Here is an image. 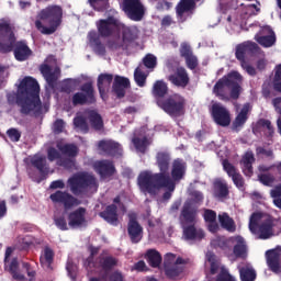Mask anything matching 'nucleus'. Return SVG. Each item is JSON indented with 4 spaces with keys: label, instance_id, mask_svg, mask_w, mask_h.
<instances>
[{
    "label": "nucleus",
    "instance_id": "nucleus-23",
    "mask_svg": "<svg viewBox=\"0 0 281 281\" xmlns=\"http://www.w3.org/2000/svg\"><path fill=\"white\" fill-rule=\"evenodd\" d=\"M194 10H196V2L194 0H180L176 7V14L179 21L184 23L187 21L186 14H194Z\"/></svg>",
    "mask_w": 281,
    "mask_h": 281
},
{
    "label": "nucleus",
    "instance_id": "nucleus-39",
    "mask_svg": "<svg viewBox=\"0 0 281 281\" xmlns=\"http://www.w3.org/2000/svg\"><path fill=\"white\" fill-rule=\"evenodd\" d=\"M88 122L94 131H102V128H104V120H102V115L94 110L88 112Z\"/></svg>",
    "mask_w": 281,
    "mask_h": 281
},
{
    "label": "nucleus",
    "instance_id": "nucleus-12",
    "mask_svg": "<svg viewBox=\"0 0 281 281\" xmlns=\"http://www.w3.org/2000/svg\"><path fill=\"white\" fill-rule=\"evenodd\" d=\"M49 199L53 203L63 205L64 210H71L72 207L80 205V200L67 191L57 190L49 195Z\"/></svg>",
    "mask_w": 281,
    "mask_h": 281
},
{
    "label": "nucleus",
    "instance_id": "nucleus-63",
    "mask_svg": "<svg viewBox=\"0 0 281 281\" xmlns=\"http://www.w3.org/2000/svg\"><path fill=\"white\" fill-rule=\"evenodd\" d=\"M211 244L215 249H227V239L225 237H216Z\"/></svg>",
    "mask_w": 281,
    "mask_h": 281
},
{
    "label": "nucleus",
    "instance_id": "nucleus-27",
    "mask_svg": "<svg viewBox=\"0 0 281 281\" xmlns=\"http://www.w3.org/2000/svg\"><path fill=\"white\" fill-rule=\"evenodd\" d=\"M93 168L102 179L113 177L115 175V165L111 160H98L94 162Z\"/></svg>",
    "mask_w": 281,
    "mask_h": 281
},
{
    "label": "nucleus",
    "instance_id": "nucleus-19",
    "mask_svg": "<svg viewBox=\"0 0 281 281\" xmlns=\"http://www.w3.org/2000/svg\"><path fill=\"white\" fill-rule=\"evenodd\" d=\"M266 260L268 268L280 276L281 273V247L277 246L274 249H270L266 252Z\"/></svg>",
    "mask_w": 281,
    "mask_h": 281
},
{
    "label": "nucleus",
    "instance_id": "nucleus-51",
    "mask_svg": "<svg viewBox=\"0 0 281 281\" xmlns=\"http://www.w3.org/2000/svg\"><path fill=\"white\" fill-rule=\"evenodd\" d=\"M134 147L138 153H146V148L148 147V138L147 137H134L132 139Z\"/></svg>",
    "mask_w": 281,
    "mask_h": 281
},
{
    "label": "nucleus",
    "instance_id": "nucleus-30",
    "mask_svg": "<svg viewBox=\"0 0 281 281\" xmlns=\"http://www.w3.org/2000/svg\"><path fill=\"white\" fill-rule=\"evenodd\" d=\"M254 164H256V157L254 156V151H246L240 160L241 170L245 177L254 176Z\"/></svg>",
    "mask_w": 281,
    "mask_h": 281
},
{
    "label": "nucleus",
    "instance_id": "nucleus-46",
    "mask_svg": "<svg viewBox=\"0 0 281 281\" xmlns=\"http://www.w3.org/2000/svg\"><path fill=\"white\" fill-rule=\"evenodd\" d=\"M265 214L260 212H255L250 215L249 218V231L251 234L258 233V227L260 226L261 221L265 218Z\"/></svg>",
    "mask_w": 281,
    "mask_h": 281
},
{
    "label": "nucleus",
    "instance_id": "nucleus-14",
    "mask_svg": "<svg viewBox=\"0 0 281 281\" xmlns=\"http://www.w3.org/2000/svg\"><path fill=\"white\" fill-rule=\"evenodd\" d=\"M211 115L217 126L227 127L232 124V115L229 110L221 103H214L211 106Z\"/></svg>",
    "mask_w": 281,
    "mask_h": 281
},
{
    "label": "nucleus",
    "instance_id": "nucleus-15",
    "mask_svg": "<svg viewBox=\"0 0 281 281\" xmlns=\"http://www.w3.org/2000/svg\"><path fill=\"white\" fill-rule=\"evenodd\" d=\"M222 79H224L227 89L231 90V100H238V98H240V91H243V88L240 87L243 76H240L238 71H232L222 77Z\"/></svg>",
    "mask_w": 281,
    "mask_h": 281
},
{
    "label": "nucleus",
    "instance_id": "nucleus-49",
    "mask_svg": "<svg viewBox=\"0 0 281 281\" xmlns=\"http://www.w3.org/2000/svg\"><path fill=\"white\" fill-rule=\"evenodd\" d=\"M233 254H235L236 258H245L247 256V245H245L243 238L234 246Z\"/></svg>",
    "mask_w": 281,
    "mask_h": 281
},
{
    "label": "nucleus",
    "instance_id": "nucleus-9",
    "mask_svg": "<svg viewBox=\"0 0 281 281\" xmlns=\"http://www.w3.org/2000/svg\"><path fill=\"white\" fill-rule=\"evenodd\" d=\"M121 8L130 21L139 22L146 15V7L142 0H123Z\"/></svg>",
    "mask_w": 281,
    "mask_h": 281
},
{
    "label": "nucleus",
    "instance_id": "nucleus-37",
    "mask_svg": "<svg viewBox=\"0 0 281 281\" xmlns=\"http://www.w3.org/2000/svg\"><path fill=\"white\" fill-rule=\"evenodd\" d=\"M227 83L224 81L223 78L218 79L217 82L213 87V93L216 95V98H220V100H224V102H228L229 92H227Z\"/></svg>",
    "mask_w": 281,
    "mask_h": 281
},
{
    "label": "nucleus",
    "instance_id": "nucleus-38",
    "mask_svg": "<svg viewBox=\"0 0 281 281\" xmlns=\"http://www.w3.org/2000/svg\"><path fill=\"white\" fill-rule=\"evenodd\" d=\"M238 272L240 281H256V278H258L256 269L251 265L239 267Z\"/></svg>",
    "mask_w": 281,
    "mask_h": 281
},
{
    "label": "nucleus",
    "instance_id": "nucleus-55",
    "mask_svg": "<svg viewBox=\"0 0 281 281\" xmlns=\"http://www.w3.org/2000/svg\"><path fill=\"white\" fill-rule=\"evenodd\" d=\"M143 65L147 69H155L157 67V57L155 55H153V54H147L143 58Z\"/></svg>",
    "mask_w": 281,
    "mask_h": 281
},
{
    "label": "nucleus",
    "instance_id": "nucleus-24",
    "mask_svg": "<svg viewBox=\"0 0 281 281\" xmlns=\"http://www.w3.org/2000/svg\"><path fill=\"white\" fill-rule=\"evenodd\" d=\"M222 166L228 177L232 178L233 183L234 186H236V188H245V179L243 178V175L238 172V169H236V167L232 165L228 159H224Z\"/></svg>",
    "mask_w": 281,
    "mask_h": 281
},
{
    "label": "nucleus",
    "instance_id": "nucleus-45",
    "mask_svg": "<svg viewBox=\"0 0 281 281\" xmlns=\"http://www.w3.org/2000/svg\"><path fill=\"white\" fill-rule=\"evenodd\" d=\"M248 113H249V105L245 104L240 112L235 117V121L233 122L234 128H240V126H245L247 120H248Z\"/></svg>",
    "mask_w": 281,
    "mask_h": 281
},
{
    "label": "nucleus",
    "instance_id": "nucleus-11",
    "mask_svg": "<svg viewBox=\"0 0 281 281\" xmlns=\"http://www.w3.org/2000/svg\"><path fill=\"white\" fill-rule=\"evenodd\" d=\"M97 148L103 157H122V153H124L122 144L113 139L99 140Z\"/></svg>",
    "mask_w": 281,
    "mask_h": 281
},
{
    "label": "nucleus",
    "instance_id": "nucleus-4",
    "mask_svg": "<svg viewBox=\"0 0 281 281\" xmlns=\"http://www.w3.org/2000/svg\"><path fill=\"white\" fill-rule=\"evenodd\" d=\"M38 18L41 20L35 21L36 30L41 32V34L49 36L54 34L63 23V7L50 4L40 12ZM41 21L48 23L49 26L43 25Z\"/></svg>",
    "mask_w": 281,
    "mask_h": 281
},
{
    "label": "nucleus",
    "instance_id": "nucleus-53",
    "mask_svg": "<svg viewBox=\"0 0 281 281\" xmlns=\"http://www.w3.org/2000/svg\"><path fill=\"white\" fill-rule=\"evenodd\" d=\"M60 151L69 158L78 157V146L74 144L64 145L60 147Z\"/></svg>",
    "mask_w": 281,
    "mask_h": 281
},
{
    "label": "nucleus",
    "instance_id": "nucleus-35",
    "mask_svg": "<svg viewBox=\"0 0 281 281\" xmlns=\"http://www.w3.org/2000/svg\"><path fill=\"white\" fill-rule=\"evenodd\" d=\"M183 236L186 240H203L205 238V232L196 228L194 225H189L183 227Z\"/></svg>",
    "mask_w": 281,
    "mask_h": 281
},
{
    "label": "nucleus",
    "instance_id": "nucleus-47",
    "mask_svg": "<svg viewBox=\"0 0 281 281\" xmlns=\"http://www.w3.org/2000/svg\"><path fill=\"white\" fill-rule=\"evenodd\" d=\"M122 36L125 43H133L138 38L137 29L133 26H124L122 30Z\"/></svg>",
    "mask_w": 281,
    "mask_h": 281
},
{
    "label": "nucleus",
    "instance_id": "nucleus-6",
    "mask_svg": "<svg viewBox=\"0 0 281 281\" xmlns=\"http://www.w3.org/2000/svg\"><path fill=\"white\" fill-rule=\"evenodd\" d=\"M158 106L170 117H181V115L186 114V98L179 93L170 94L160 101Z\"/></svg>",
    "mask_w": 281,
    "mask_h": 281
},
{
    "label": "nucleus",
    "instance_id": "nucleus-34",
    "mask_svg": "<svg viewBox=\"0 0 281 281\" xmlns=\"http://www.w3.org/2000/svg\"><path fill=\"white\" fill-rule=\"evenodd\" d=\"M113 83V75L111 74H100L97 80V87L101 98H104L106 91L111 89Z\"/></svg>",
    "mask_w": 281,
    "mask_h": 281
},
{
    "label": "nucleus",
    "instance_id": "nucleus-22",
    "mask_svg": "<svg viewBox=\"0 0 281 281\" xmlns=\"http://www.w3.org/2000/svg\"><path fill=\"white\" fill-rule=\"evenodd\" d=\"M199 210L192 201H186L180 212L179 221L181 225H192L196 221Z\"/></svg>",
    "mask_w": 281,
    "mask_h": 281
},
{
    "label": "nucleus",
    "instance_id": "nucleus-57",
    "mask_svg": "<svg viewBox=\"0 0 281 281\" xmlns=\"http://www.w3.org/2000/svg\"><path fill=\"white\" fill-rule=\"evenodd\" d=\"M7 136L9 137L10 142H21V131H19L16 127L9 128L7 131Z\"/></svg>",
    "mask_w": 281,
    "mask_h": 281
},
{
    "label": "nucleus",
    "instance_id": "nucleus-29",
    "mask_svg": "<svg viewBox=\"0 0 281 281\" xmlns=\"http://www.w3.org/2000/svg\"><path fill=\"white\" fill-rule=\"evenodd\" d=\"M117 262H120L117 258L111 255H101L98 258L99 269H101L103 273H106V276H109V273H111V271L117 267Z\"/></svg>",
    "mask_w": 281,
    "mask_h": 281
},
{
    "label": "nucleus",
    "instance_id": "nucleus-8",
    "mask_svg": "<svg viewBox=\"0 0 281 281\" xmlns=\"http://www.w3.org/2000/svg\"><path fill=\"white\" fill-rule=\"evenodd\" d=\"M280 233V221L272 215L266 214L257 227L255 236L259 240H269Z\"/></svg>",
    "mask_w": 281,
    "mask_h": 281
},
{
    "label": "nucleus",
    "instance_id": "nucleus-2",
    "mask_svg": "<svg viewBox=\"0 0 281 281\" xmlns=\"http://www.w3.org/2000/svg\"><path fill=\"white\" fill-rule=\"evenodd\" d=\"M170 154L166 151H158L156 155V166L159 172L153 173V171H142L137 177V186L140 192L147 194H155V188L160 183L162 186L172 183L170 180Z\"/></svg>",
    "mask_w": 281,
    "mask_h": 281
},
{
    "label": "nucleus",
    "instance_id": "nucleus-36",
    "mask_svg": "<svg viewBox=\"0 0 281 281\" xmlns=\"http://www.w3.org/2000/svg\"><path fill=\"white\" fill-rule=\"evenodd\" d=\"M54 256H56L54 249L49 246H45L42 255L40 256V263L44 269H49L50 271L54 269L52 267V265H54Z\"/></svg>",
    "mask_w": 281,
    "mask_h": 281
},
{
    "label": "nucleus",
    "instance_id": "nucleus-7",
    "mask_svg": "<svg viewBox=\"0 0 281 281\" xmlns=\"http://www.w3.org/2000/svg\"><path fill=\"white\" fill-rule=\"evenodd\" d=\"M187 170L188 164L184 162L183 159H175L172 161L171 172L169 175L171 183L160 184V182H158L157 186L155 187V192H157V190H161L162 188H167L170 192H175L177 183H179V181H182V179L186 178Z\"/></svg>",
    "mask_w": 281,
    "mask_h": 281
},
{
    "label": "nucleus",
    "instance_id": "nucleus-56",
    "mask_svg": "<svg viewBox=\"0 0 281 281\" xmlns=\"http://www.w3.org/2000/svg\"><path fill=\"white\" fill-rule=\"evenodd\" d=\"M258 179L262 186H267L269 188H271V186H273L276 182V177H273L271 173H261L258 176Z\"/></svg>",
    "mask_w": 281,
    "mask_h": 281
},
{
    "label": "nucleus",
    "instance_id": "nucleus-25",
    "mask_svg": "<svg viewBox=\"0 0 281 281\" xmlns=\"http://www.w3.org/2000/svg\"><path fill=\"white\" fill-rule=\"evenodd\" d=\"M131 88V80L126 77L116 75L112 85V91L119 100L126 95V89Z\"/></svg>",
    "mask_w": 281,
    "mask_h": 281
},
{
    "label": "nucleus",
    "instance_id": "nucleus-28",
    "mask_svg": "<svg viewBox=\"0 0 281 281\" xmlns=\"http://www.w3.org/2000/svg\"><path fill=\"white\" fill-rule=\"evenodd\" d=\"M261 36L255 35V41H257L262 47H273L276 44V33L273 32V29H271V26H263L261 29Z\"/></svg>",
    "mask_w": 281,
    "mask_h": 281
},
{
    "label": "nucleus",
    "instance_id": "nucleus-58",
    "mask_svg": "<svg viewBox=\"0 0 281 281\" xmlns=\"http://www.w3.org/2000/svg\"><path fill=\"white\" fill-rule=\"evenodd\" d=\"M54 223L58 229L61 232H67L69 229V226H67V218H65L64 215L61 216H55L54 217Z\"/></svg>",
    "mask_w": 281,
    "mask_h": 281
},
{
    "label": "nucleus",
    "instance_id": "nucleus-16",
    "mask_svg": "<svg viewBox=\"0 0 281 281\" xmlns=\"http://www.w3.org/2000/svg\"><path fill=\"white\" fill-rule=\"evenodd\" d=\"M260 53V46L257 43L247 41L236 46L235 57L239 63H245V58L254 57Z\"/></svg>",
    "mask_w": 281,
    "mask_h": 281
},
{
    "label": "nucleus",
    "instance_id": "nucleus-33",
    "mask_svg": "<svg viewBox=\"0 0 281 281\" xmlns=\"http://www.w3.org/2000/svg\"><path fill=\"white\" fill-rule=\"evenodd\" d=\"M99 216L110 225L117 226V223H120L117 217V205L115 204L108 205L104 211L99 213Z\"/></svg>",
    "mask_w": 281,
    "mask_h": 281
},
{
    "label": "nucleus",
    "instance_id": "nucleus-1",
    "mask_svg": "<svg viewBox=\"0 0 281 281\" xmlns=\"http://www.w3.org/2000/svg\"><path fill=\"white\" fill-rule=\"evenodd\" d=\"M8 104L20 106L21 115L34 113L38 117L43 113V102H41V86L34 77H24L18 86L16 93L7 94Z\"/></svg>",
    "mask_w": 281,
    "mask_h": 281
},
{
    "label": "nucleus",
    "instance_id": "nucleus-61",
    "mask_svg": "<svg viewBox=\"0 0 281 281\" xmlns=\"http://www.w3.org/2000/svg\"><path fill=\"white\" fill-rule=\"evenodd\" d=\"M184 60L188 69H190L191 71H194V69L199 67V58L195 55H191L184 58Z\"/></svg>",
    "mask_w": 281,
    "mask_h": 281
},
{
    "label": "nucleus",
    "instance_id": "nucleus-41",
    "mask_svg": "<svg viewBox=\"0 0 281 281\" xmlns=\"http://www.w3.org/2000/svg\"><path fill=\"white\" fill-rule=\"evenodd\" d=\"M220 225L223 229L226 232H229L231 234H234L236 232V222H234V218L229 216L227 213H222L218 215Z\"/></svg>",
    "mask_w": 281,
    "mask_h": 281
},
{
    "label": "nucleus",
    "instance_id": "nucleus-20",
    "mask_svg": "<svg viewBox=\"0 0 281 281\" xmlns=\"http://www.w3.org/2000/svg\"><path fill=\"white\" fill-rule=\"evenodd\" d=\"M127 236L133 245L142 243L144 238V227L139 225L137 217H131L127 223Z\"/></svg>",
    "mask_w": 281,
    "mask_h": 281
},
{
    "label": "nucleus",
    "instance_id": "nucleus-60",
    "mask_svg": "<svg viewBox=\"0 0 281 281\" xmlns=\"http://www.w3.org/2000/svg\"><path fill=\"white\" fill-rule=\"evenodd\" d=\"M52 131L55 135H60V133H63V131H65V121L63 119H57L53 123Z\"/></svg>",
    "mask_w": 281,
    "mask_h": 281
},
{
    "label": "nucleus",
    "instance_id": "nucleus-3",
    "mask_svg": "<svg viewBox=\"0 0 281 281\" xmlns=\"http://www.w3.org/2000/svg\"><path fill=\"white\" fill-rule=\"evenodd\" d=\"M13 52L15 60L25 63L32 56L33 52L27 45V41H16V35L10 26V22L1 20L0 22V54H10Z\"/></svg>",
    "mask_w": 281,
    "mask_h": 281
},
{
    "label": "nucleus",
    "instance_id": "nucleus-44",
    "mask_svg": "<svg viewBox=\"0 0 281 281\" xmlns=\"http://www.w3.org/2000/svg\"><path fill=\"white\" fill-rule=\"evenodd\" d=\"M214 196L216 199H225L229 196V188H227V183L218 180L214 182Z\"/></svg>",
    "mask_w": 281,
    "mask_h": 281
},
{
    "label": "nucleus",
    "instance_id": "nucleus-42",
    "mask_svg": "<svg viewBox=\"0 0 281 281\" xmlns=\"http://www.w3.org/2000/svg\"><path fill=\"white\" fill-rule=\"evenodd\" d=\"M40 71L50 87L56 82V80H58L56 72L52 71V66L47 64H42L40 66Z\"/></svg>",
    "mask_w": 281,
    "mask_h": 281
},
{
    "label": "nucleus",
    "instance_id": "nucleus-21",
    "mask_svg": "<svg viewBox=\"0 0 281 281\" xmlns=\"http://www.w3.org/2000/svg\"><path fill=\"white\" fill-rule=\"evenodd\" d=\"M168 80L173 87L186 89L190 85V74H188L184 67L180 66L176 69L175 74L168 77Z\"/></svg>",
    "mask_w": 281,
    "mask_h": 281
},
{
    "label": "nucleus",
    "instance_id": "nucleus-18",
    "mask_svg": "<svg viewBox=\"0 0 281 281\" xmlns=\"http://www.w3.org/2000/svg\"><path fill=\"white\" fill-rule=\"evenodd\" d=\"M68 225L71 229L87 227V209L80 206L68 214Z\"/></svg>",
    "mask_w": 281,
    "mask_h": 281
},
{
    "label": "nucleus",
    "instance_id": "nucleus-43",
    "mask_svg": "<svg viewBox=\"0 0 281 281\" xmlns=\"http://www.w3.org/2000/svg\"><path fill=\"white\" fill-rule=\"evenodd\" d=\"M165 276L169 280H175L176 278H179L181 273H183V267L177 266V265H170V263H165Z\"/></svg>",
    "mask_w": 281,
    "mask_h": 281
},
{
    "label": "nucleus",
    "instance_id": "nucleus-59",
    "mask_svg": "<svg viewBox=\"0 0 281 281\" xmlns=\"http://www.w3.org/2000/svg\"><path fill=\"white\" fill-rule=\"evenodd\" d=\"M194 53L192 52V46H190L188 43H182L180 45V56L181 58H189L190 56H193Z\"/></svg>",
    "mask_w": 281,
    "mask_h": 281
},
{
    "label": "nucleus",
    "instance_id": "nucleus-32",
    "mask_svg": "<svg viewBox=\"0 0 281 281\" xmlns=\"http://www.w3.org/2000/svg\"><path fill=\"white\" fill-rule=\"evenodd\" d=\"M88 41L98 56H106V46L102 44L100 35H98V32L90 31L88 33Z\"/></svg>",
    "mask_w": 281,
    "mask_h": 281
},
{
    "label": "nucleus",
    "instance_id": "nucleus-5",
    "mask_svg": "<svg viewBox=\"0 0 281 281\" xmlns=\"http://www.w3.org/2000/svg\"><path fill=\"white\" fill-rule=\"evenodd\" d=\"M67 186L74 196H89L98 192V179L89 172L75 173L67 180Z\"/></svg>",
    "mask_w": 281,
    "mask_h": 281
},
{
    "label": "nucleus",
    "instance_id": "nucleus-64",
    "mask_svg": "<svg viewBox=\"0 0 281 281\" xmlns=\"http://www.w3.org/2000/svg\"><path fill=\"white\" fill-rule=\"evenodd\" d=\"M58 165L66 168V170H71V168H75L76 161L71 158H64L59 160Z\"/></svg>",
    "mask_w": 281,
    "mask_h": 281
},
{
    "label": "nucleus",
    "instance_id": "nucleus-40",
    "mask_svg": "<svg viewBox=\"0 0 281 281\" xmlns=\"http://www.w3.org/2000/svg\"><path fill=\"white\" fill-rule=\"evenodd\" d=\"M145 259L153 269L160 267L162 260L161 254L157 249H148L145 254Z\"/></svg>",
    "mask_w": 281,
    "mask_h": 281
},
{
    "label": "nucleus",
    "instance_id": "nucleus-52",
    "mask_svg": "<svg viewBox=\"0 0 281 281\" xmlns=\"http://www.w3.org/2000/svg\"><path fill=\"white\" fill-rule=\"evenodd\" d=\"M75 128H79L81 133H89V123H87V119L85 116H76L74 119Z\"/></svg>",
    "mask_w": 281,
    "mask_h": 281
},
{
    "label": "nucleus",
    "instance_id": "nucleus-50",
    "mask_svg": "<svg viewBox=\"0 0 281 281\" xmlns=\"http://www.w3.org/2000/svg\"><path fill=\"white\" fill-rule=\"evenodd\" d=\"M273 90L281 93V64L274 67V76L272 79Z\"/></svg>",
    "mask_w": 281,
    "mask_h": 281
},
{
    "label": "nucleus",
    "instance_id": "nucleus-54",
    "mask_svg": "<svg viewBox=\"0 0 281 281\" xmlns=\"http://www.w3.org/2000/svg\"><path fill=\"white\" fill-rule=\"evenodd\" d=\"M146 78H148V76L142 71L140 67L134 70V80L137 87H146Z\"/></svg>",
    "mask_w": 281,
    "mask_h": 281
},
{
    "label": "nucleus",
    "instance_id": "nucleus-48",
    "mask_svg": "<svg viewBox=\"0 0 281 281\" xmlns=\"http://www.w3.org/2000/svg\"><path fill=\"white\" fill-rule=\"evenodd\" d=\"M9 273H11L13 280L16 281H24L25 280V276L21 274L19 272V260L16 258H13L10 262L9 268H7Z\"/></svg>",
    "mask_w": 281,
    "mask_h": 281
},
{
    "label": "nucleus",
    "instance_id": "nucleus-31",
    "mask_svg": "<svg viewBox=\"0 0 281 281\" xmlns=\"http://www.w3.org/2000/svg\"><path fill=\"white\" fill-rule=\"evenodd\" d=\"M204 222L206 223L207 231L211 234H217L221 229L218 222H216V211L212 209H205L203 213Z\"/></svg>",
    "mask_w": 281,
    "mask_h": 281
},
{
    "label": "nucleus",
    "instance_id": "nucleus-17",
    "mask_svg": "<svg viewBox=\"0 0 281 281\" xmlns=\"http://www.w3.org/2000/svg\"><path fill=\"white\" fill-rule=\"evenodd\" d=\"M31 165L33 168L38 170L41 177L36 178L32 172L29 173V177L35 181L36 183H41V181H45L47 179V175H49V166H47V158L44 156H35L31 159Z\"/></svg>",
    "mask_w": 281,
    "mask_h": 281
},
{
    "label": "nucleus",
    "instance_id": "nucleus-10",
    "mask_svg": "<svg viewBox=\"0 0 281 281\" xmlns=\"http://www.w3.org/2000/svg\"><path fill=\"white\" fill-rule=\"evenodd\" d=\"M81 92H76L72 98V106H85V104H95V90L92 82H86L80 87Z\"/></svg>",
    "mask_w": 281,
    "mask_h": 281
},
{
    "label": "nucleus",
    "instance_id": "nucleus-62",
    "mask_svg": "<svg viewBox=\"0 0 281 281\" xmlns=\"http://www.w3.org/2000/svg\"><path fill=\"white\" fill-rule=\"evenodd\" d=\"M257 126H260L261 128H267L269 135H273L274 130H273V125L271 124V121L267 120V119H260L257 122Z\"/></svg>",
    "mask_w": 281,
    "mask_h": 281
},
{
    "label": "nucleus",
    "instance_id": "nucleus-26",
    "mask_svg": "<svg viewBox=\"0 0 281 281\" xmlns=\"http://www.w3.org/2000/svg\"><path fill=\"white\" fill-rule=\"evenodd\" d=\"M169 91L168 83L164 81V79L154 82L151 95L154 97L157 106L158 104H161L162 100L167 99L166 95H168Z\"/></svg>",
    "mask_w": 281,
    "mask_h": 281
},
{
    "label": "nucleus",
    "instance_id": "nucleus-13",
    "mask_svg": "<svg viewBox=\"0 0 281 281\" xmlns=\"http://www.w3.org/2000/svg\"><path fill=\"white\" fill-rule=\"evenodd\" d=\"M98 36L100 38H109L120 30V22L113 18L102 19L97 22Z\"/></svg>",
    "mask_w": 281,
    "mask_h": 281
}]
</instances>
